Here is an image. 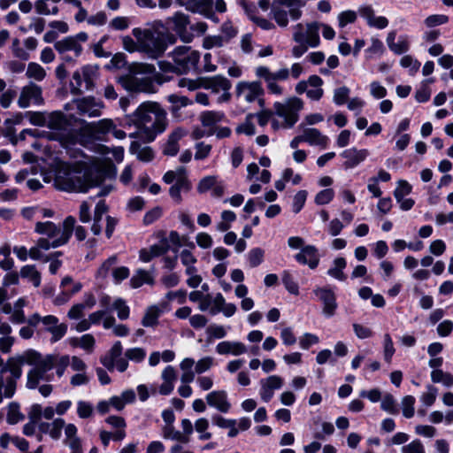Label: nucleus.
Wrapping results in <instances>:
<instances>
[{
	"label": "nucleus",
	"mask_w": 453,
	"mask_h": 453,
	"mask_svg": "<svg viewBox=\"0 0 453 453\" xmlns=\"http://www.w3.org/2000/svg\"><path fill=\"white\" fill-rule=\"evenodd\" d=\"M369 156V151L366 149L358 150L356 147H352L344 150L341 153V157L345 159L343 167L345 169H352L357 167L359 164L364 162Z\"/></svg>",
	"instance_id": "21"
},
{
	"label": "nucleus",
	"mask_w": 453,
	"mask_h": 453,
	"mask_svg": "<svg viewBox=\"0 0 453 453\" xmlns=\"http://www.w3.org/2000/svg\"><path fill=\"white\" fill-rule=\"evenodd\" d=\"M24 365L33 366L27 373V387L28 388L35 389L42 380H50V377L46 374L47 370L50 367V359L40 361V353L35 349H27L21 354L9 357L0 372L5 375L9 372L10 375L6 377L17 383L22 375Z\"/></svg>",
	"instance_id": "2"
},
{
	"label": "nucleus",
	"mask_w": 453,
	"mask_h": 453,
	"mask_svg": "<svg viewBox=\"0 0 453 453\" xmlns=\"http://www.w3.org/2000/svg\"><path fill=\"white\" fill-rule=\"evenodd\" d=\"M236 96L247 103H253L258 100L260 105L264 104L261 98L264 96V88L260 81H240L237 83Z\"/></svg>",
	"instance_id": "12"
},
{
	"label": "nucleus",
	"mask_w": 453,
	"mask_h": 453,
	"mask_svg": "<svg viewBox=\"0 0 453 453\" xmlns=\"http://www.w3.org/2000/svg\"><path fill=\"white\" fill-rule=\"evenodd\" d=\"M43 103L42 89L34 82H29L21 88L17 102L19 107L22 109L28 108L31 104L42 105Z\"/></svg>",
	"instance_id": "14"
},
{
	"label": "nucleus",
	"mask_w": 453,
	"mask_h": 453,
	"mask_svg": "<svg viewBox=\"0 0 453 453\" xmlns=\"http://www.w3.org/2000/svg\"><path fill=\"white\" fill-rule=\"evenodd\" d=\"M75 224V219L72 216L65 218L63 222V227H60V240L65 244L72 235Z\"/></svg>",
	"instance_id": "54"
},
{
	"label": "nucleus",
	"mask_w": 453,
	"mask_h": 453,
	"mask_svg": "<svg viewBox=\"0 0 453 453\" xmlns=\"http://www.w3.org/2000/svg\"><path fill=\"white\" fill-rule=\"evenodd\" d=\"M195 360L191 357H185L180 363V369L182 373L180 375V383L189 384L194 381L196 377V372L193 371Z\"/></svg>",
	"instance_id": "37"
},
{
	"label": "nucleus",
	"mask_w": 453,
	"mask_h": 453,
	"mask_svg": "<svg viewBox=\"0 0 453 453\" xmlns=\"http://www.w3.org/2000/svg\"><path fill=\"white\" fill-rule=\"evenodd\" d=\"M401 453H426L422 441L418 439L411 441L410 443L403 445Z\"/></svg>",
	"instance_id": "64"
},
{
	"label": "nucleus",
	"mask_w": 453,
	"mask_h": 453,
	"mask_svg": "<svg viewBox=\"0 0 453 453\" xmlns=\"http://www.w3.org/2000/svg\"><path fill=\"white\" fill-rule=\"evenodd\" d=\"M118 262V257L116 255H113L107 258L98 268L96 272V276L99 278H105L110 270L117 264Z\"/></svg>",
	"instance_id": "63"
},
{
	"label": "nucleus",
	"mask_w": 453,
	"mask_h": 453,
	"mask_svg": "<svg viewBox=\"0 0 453 453\" xmlns=\"http://www.w3.org/2000/svg\"><path fill=\"white\" fill-rule=\"evenodd\" d=\"M259 395L265 403H268L273 396L274 390L281 388L283 379L279 375H271L260 380Z\"/></svg>",
	"instance_id": "20"
},
{
	"label": "nucleus",
	"mask_w": 453,
	"mask_h": 453,
	"mask_svg": "<svg viewBox=\"0 0 453 453\" xmlns=\"http://www.w3.org/2000/svg\"><path fill=\"white\" fill-rule=\"evenodd\" d=\"M169 188L170 196L178 203L182 200L181 192H188L191 189V182L188 179L173 181Z\"/></svg>",
	"instance_id": "39"
},
{
	"label": "nucleus",
	"mask_w": 453,
	"mask_h": 453,
	"mask_svg": "<svg viewBox=\"0 0 453 453\" xmlns=\"http://www.w3.org/2000/svg\"><path fill=\"white\" fill-rule=\"evenodd\" d=\"M186 179H188V177L187 169L183 166H179L175 170L167 171L163 176V180L166 184H171L173 181Z\"/></svg>",
	"instance_id": "48"
},
{
	"label": "nucleus",
	"mask_w": 453,
	"mask_h": 453,
	"mask_svg": "<svg viewBox=\"0 0 453 453\" xmlns=\"http://www.w3.org/2000/svg\"><path fill=\"white\" fill-rule=\"evenodd\" d=\"M265 251L261 248H253L247 254V259L250 267L258 266L264 261Z\"/></svg>",
	"instance_id": "55"
},
{
	"label": "nucleus",
	"mask_w": 453,
	"mask_h": 453,
	"mask_svg": "<svg viewBox=\"0 0 453 453\" xmlns=\"http://www.w3.org/2000/svg\"><path fill=\"white\" fill-rule=\"evenodd\" d=\"M123 351L120 342H116L106 355L101 357L102 365L109 371L117 369L119 372H125L128 368V361L121 357Z\"/></svg>",
	"instance_id": "11"
},
{
	"label": "nucleus",
	"mask_w": 453,
	"mask_h": 453,
	"mask_svg": "<svg viewBox=\"0 0 453 453\" xmlns=\"http://www.w3.org/2000/svg\"><path fill=\"white\" fill-rule=\"evenodd\" d=\"M46 114L42 111H27L25 117L28 119L29 122L34 126L45 127L46 125Z\"/></svg>",
	"instance_id": "60"
},
{
	"label": "nucleus",
	"mask_w": 453,
	"mask_h": 453,
	"mask_svg": "<svg viewBox=\"0 0 453 453\" xmlns=\"http://www.w3.org/2000/svg\"><path fill=\"white\" fill-rule=\"evenodd\" d=\"M64 443L71 449V453H83L81 440L74 424L69 423L65 426Z\"/></svg>",
	"instance_id": "29"
},
{
	"label": "nucleus",
	"mask_w": 453,
	"mask_h": 453,
	"mask_svg": "<svg viewBox=\"0 0 453 453\" xmlns=\"http://www.w3.org/2000/svg\"><path fill=\"white\" fill-rule=\"evenodd\" d=\"M255 74L257 78L262 79L265 82L266 88L270 93L281 96L283 94V88L280 86L277 81L288 80L289 77V70L288 68H281L277 72H272L269 67L259 65L255 69Z\"/></svg>",
	"instance_id": "8"
},
{
	"label": "nucleus",
	"mask_w": 453,
	"mask_h": 453,
	"mask_svg": "<svg viewBox=\"0 0 453 453\" xmlns=\"http://www.w3.org/2000/svg\"><path fill=\"white\" fill-rule=\"evenodd\" d=\"M177 371L173 365H166L161 372L162 384L159 386L158 392L162 395H170L174 389V384L177 380Z\"/></svg>",
	"instance_id": "25"
},
{
	"label": "nucleus",
	"mask_w": 453,
	"mask_h": 453,
	"mask_svg": "<svg viewBox=\"0 0 453 453\" xmlns=\"http://www.w3.org/2000/svg\"><path fill=\"white\" fill-rule=\"evenodd\" d=\"M176 2L191 12L200 13L205 17L212 16L210 12L211 4H213L212 0H188L187 2L176 0Z\"/></svg>",
	"instance_id": "30"
},
{
	"label": "nucleus",
	"mask_w": 453,
	"mask_h": 453,
	"mask_svg": "<svg viewBox=\"0 0 453 453\" xmlns=\"http://www.w3.org/2000/svg\"><path fill=\"white\" fill-rule=\"evenodd\" d=\"M395 31H391L388 34L386 41L389 50L397 55L406 53L411 48L410 36L407 35H401L398 36L397 41H395Z\"/></svg>",
	"instance_id": "23"
},
{
	"label": "nucleus",
	"mask_w": 453,
	"mask_h": 453,
	"mask_svg": "<svg viewBox=\"0 0 453 453\" xmlns=\"http://www.w3.org/2000/svg\"><path fill=\"white\" fill-rule=\"evenodd\" d=\"M295 259L302 265H307L311 269H315L319 262L318 249L314 245H306L295 255Z\"/></svg>",
	"instance_id": "24"
},
{
	"label": "nucleus",
	"mask_w": 453,
	"mask_h": 453,
	"mask_svg": "<svg viewBox=\"0 0 453 453\" xmlns=\"http://www.w3.org/2000/svg\"><path fill=\"white\" fill-rule=\"evenodd\" d=\"M313 293L323 304V314L327 318L333 317L338 307L334 292L327 287H317Z\"/></svg>",
	"instance_id": "16"
},
{
	"label": "nucleus",
	"mask_w": 453,
	"mask_h": 453,
	"mask_svg": "<svg viewBox=\"0 0 453 453\" xmlns=\"http://www.w3.org/2000/svg\"><path fill=\"white\" fill-rule=\"evenodd\" d=\"M157 238L159 239V242L150 246L149 248L142 249L139 251V258L143 263H149L154 257H157L165 254L170 245L167 243L165 232L159 231L156 234Z\"/></svg>",
	"instance_id": "15"
},
{
	"label": "nucleus",
	"mask_w": 453,
	"mask_h": 453,
	"mask_svg": "<svg viewBox=\"0 0 453 453\" xmlns=\"http://www.w3.org/2000/svg\"><path fill=\"white\" fill-rule=\"evenodd\" d=\"M127 124L136 128V132L130 134V137H140L150 142L167 128V112L160 104L146 101L142 103L134 112L127 115Z\"/></svg>",
	"instance_id": "1"
},
{
	"label": "nucleus",
	"mask_w": 453,
	"mask_h": 453,
	"mask_svg": "<svg viewBox=\"0 0 453 453\" xmlns=\"http://www.w3.org/2000/svg\"><path fill=\"white\" fill-rule=\"evenodd\" d=\"M320 24L311 22L307 24L297 23L293 27V40L297 43L304 42L310 47L315 48L319 45Z\"/></svg>",
	"instance_id": "10"
},
{
	"label": "nucleus",
	"mask_w": 453,
	"mask_h": 453,
	"mask_svg": "<svg viewBox=\"0 0 453 453\" xmlns=\"http://www.w3.org/2000/svg\"><path fill=\"white\" fill-rule=\"evenodd\" d=\"M46 125L45 127L52 130L61 131L65 129L67 126V120L65 115L61 111H52L46 114Z\"/></svg>",
	"instance_id": "36"
},
{
	"label": "nucleus",
	"mask_w": 453,
	"mask_h": 453,
	"mask_svg": "<svg viewBox=\"0 0 453 453\" xmlns=\"http://www.w3.org/2000/svg\"><path fill=\"white\" fill-rule=\"evenodd\" d=\"M159 314L160 311L157 306L149 307L142 318V326L146 327L156 326L158 322Z\"/></svg>",
	"instance_id": "50"
},
{
	"label": "nucleus",
	"mask_w": 453,
	"mask_h": 453,
	"mask_svg": "<svg viewBox=\"0 0 453 453\" xmlns=\"http://www.w3.org/2000/svg\"><path fill=\"white\" fill-rule=\"evenodd\" d=\"M214 365V358L211 357H204L199 359L197 362L195 361V372L197 374H203L209 371Z\"/></svg>",
	"instance_id": "62"
},
{
	"label": "nucleus",
	"mask_w": 453,
	"mask_h": 453,
	"mask_svg": "<svg viewBox=\"0 0 453 453\" xmlns=\"http://www.w3.org/2000/svg\"><path fill=\"white\" fill-rule=\"evenodd\" d=\"M26 76L36 81H42L46 77L45 69L39 64L31 62L27 65Z\"/></svg>",
	"instance_id": "47"
},
{
	"label": "nucleus",
	"mask_w": 453,
	"mask_h": 453,
	"mask_svg": "<svg viewBox=\"0 0 453 453\" xmlns=\"http://www.w3.org/2000/svg\"><path fill=\"white\" fill-rule=\"evenodd\" d=\"M80 114L87 115L89 118L99 117L104 105L102 101L92 96H86L73 100Z\"/></svg>",
	"instance_id": "17"
},
{
	"label": "nucleus",
	"mask_w": 453,
	"mask_h": 453,
	"mask_svg": "<svg viewBox=\"0 0 453 453\" xmlns=\"http://www.w3.org/2000/svg\"><path fill=\"white\" fill-rule=\"evenodd\" d=\"M129 150L132 154L143 162H150L154 157V153L150 147H141L139 142H133L130 145Z\"/></svg>",
	"instance_id": "44"
},
{
	"label": "nucleus",
	"mask_w": 453,
	"mask_h": 453,
	"mask_svg": "<svg viewBox=\"0 0 453 453\" xmlns=\"http://www.w3.org/2000/svg\"><path fill=\"white\" fill-rule=\"evenodd\" d=\"M187 134V131L182 127H177L168 135L167 141L164 145L163 153L166 156L173 157L180 150L179 142Z\"/></svg>",
	"instance_id": "27"
},
{
	"label": "nucleus",
	"mask_w": 453,
	"mask_h": 453,
	"mask_svg": "<svg viewBox=\"0 0 453 453\" xmlns=\"http://www.w3.org/2000/svg\"><path fill=\"white\" fill-rule=\"evenodd\" d=\"M304 5L303 0H273L271 16L279 27H287L289 22L288 16L292 20L299 19Z\"/></svg>",
	"instance_id": "6"
},
{
	"label": "nucleus",
	"mask_w": 453,
	"mask_h": 453,
	"mask_svg": "<svg viewBox=\"0 0 453 453\" xmlns=\"http://www.w3.org/2000/svg\"><path fill=\"white\" fill-rule=\"evenodd\" d=\"M167 101L172 104V111H177L182 107L191 105L192 100L184 96L171 94L167 96Z\"/></svg>",
	"instance_id": "51"
},
{
	"label": "nucleus",
	"mask_w": 453,
	"mask_h": 453,
	"mask_svg": "<svg viewBox=\"0 0 453 453\" xmlns=\"http://www.w3.org/2000/svg\"><path fill=\"white\" fill-rule=\"evenodd\" d=\"M400 65L403 68L408 69L411 75L416 74L420 67V62L415 59L411 55H404L400 59Z\"/></svg>",
	"instance_id": "53"
},
{
	"label": "nucleus",
	"mask_w": 453,
	"mask_h": 453,
	"mask_svg": "<svg viewBox=\"0 0 453 453\" xmlns=\"http://www.w3.org/2000/svg\"><path fill=\"white\" fill-rule=\"evenodd\" d=\"M205 400L209 406L215 408L219 412L227 413L232 408L228 401L227 393L225 390H214L208 393Z\"/></svg>",
	"instance_id": "22"
},
{
	"label": "nucleus",
	"mask_w": 453,
	"mask_h": 453,
	"mask_svg": "<svg viewBox=\"0 0 453 453\" xmlns=\"http://www.w3.org/2000/svg\"><path fill=\"white\" fill-rule=\"evenodd\" d=\"M153 285L154 279L150 273L143 269H138L130 279V286L133 288H138L143 284Z\"/></svg>",
	"instance_id": "43"
},
{
	"label": "nucleus",
	"mask_w": 453,
	"mask_h": 453,
	"mask_svg": "<svg viewBox=\"0 0 453 453\" xmlns=\"http://www.w3.org/2000/svg\"><path fill=\"white\" fill-rule=\"evenodd\" d=\"M102 181V174L98 172L64 166L58 171L54 185L58 189L63 191L87 192L90 188L99 185Z\"/></svg>",
	"instance_id": "3"
},
{
	"label": "nucleus",
	"mask_w": 453,
	"mask_h": 453,
	"mask_svg": "<svg viewBox=\"0 0 453 453\" xmlns=\"http://www.w3.org/2000/svg\"><path fill=\"white\" fill-rule=\"evenodd\" d=\"M282 282L287 290L292 294L297 296L299 294L298 284L294 280V278L288 271H284L282 273Z\"/></svg>",
	"instance_id": "61"
},
{
	"label": "nucleus",
	"mask_w": 453,
	"mask_h": 453,
	"mask_svg": "<svg viewBox=\"0 0 453 453\" xmlns=\"http://www.w3.org/2000/svg\"><path fill=\"white\" fill-rule=\"evenodd\" d=\"M216 351L220 355L240 356L247 352V347L240 342L225 341L216 346Z\"/></svg>",
	"instance_id": "32"
},
{
	"label": "nucleus",
	"mask_w": 453,
	"mask_h": 453,
	"mask_svg": "<svg viewBox=\"0 0 453 453\" xmlns=\"http://www.w3.org/2000/svg\"><path fill=\"white\" fill-rule=\"evenodd\" d=\"M35 231L39 234L46 235L47 238L51 240L61 237L60 226L51 221L37 222L35 224Z\"/></svg>",
	"instance_id": "35"
},
{
	"label": "nucleus",
	"mask_w": 453,
	"mask_h": 453,
	"mask_svg": "<svg viewBox=\"0 0 453 453\" xmlns=\"http://www.w3.org/2000/svg\"><path fill=\"white\" fill-rule=\"evenodd\" d=\"M93 73L94 70L91 66H84L82 68V74L79 71L74 72L73 73L72 81L70 83L71 93L73 95L81 94L82 77L85 81H88Z\"/></svg>",
	"instance_id": "33"
},
{
	"label": "nucleus",
	"mask_w": 453,
	"mask_h": 453,
	"mask_svg": "<svg viewBox=\"0 0 453 453\" xmlns=\"http://www.w3.org/2000/svg\"><path fill=\"white\" fill-rule=\"evenodd\" d=\"M114 122L111 119H103L96 122L85 123L82 132L91 136L111 133L114 129Z\"/></svg>",
	"instance_id": "26"
},
{
	"label": "nucleus",
	"mask_w": 453,
	"mask_h": 453,
	"mask_svg": "<svg viewBox=\"0 0 453 453\" xmlns=\"http://www.w3.org/2000/svg\"><path fill=\"white\" fill-rule=\"evenodd\" d=\"M415 402H416L415 397L412 395H406L402 399L401 404H402L403 415L406 418H411L414 416Z\"/></svg>",
	"instance_id": "57"
},
{
	"label": "nucleus",
	"mask_w": 453,
	"mask_h": 453,
	"mask_svg": "<svg viewBox=\"0 0 453 453\" xmlns=\"http://www.w3.org/2000/svg\"><path fill=\"white\" fill-rule=\"evenodd\" d=\"M112 310H115L117 311L118 318L120 320H126L129 317V306L127 304V302L120 297L113 300Z\"/></svg>",
	"instance_id": "52"
},
{
	"label": "nucleus",
	"mask_w": 453,
	"mask_h": 453,
	"mask_svg": "<svg viewBox=\"0 0 453 453\" xmlns=\"http://www.w3.org/2000/svg\"><path fill=\"white\" fill-rule=\"evenodd\" d=\"M177 86L179 88H187L188 91H195L202 86V77L197 79L180 78L178 80Z\"/></svg>",
	"instance_id": "58"
},
{
	"label": "nucleus",
	"mask_w": 453,
	"mask_h": 453,
	"mask_svg": "<svg viewBox=\"0 0 453 453\" xmlns=\"http://www.w3.org/2000/svg\"><path fill=\"white\" fill-rule=\"evenodd\" d=\"M209 426V420L205 418H200L196 420L194 424V428L196 431V433L199 434L198 439L200 441H207L212 437V434L211 432H208Z\"/></svg>",
	"instance_id": "46"
},
{
	"label": "nucleus",
	"mask_w": 453,
	"mask_h": 453,
	"mask_svg": "<svg viewBox=\"0 0 453 453\" xmlns=\"http://www.w3.org/2000/svg\"><path fill=\"white\" fill-rule=\"evenodd\" d=\"M48 358L50 359V367L47 370V372L55 367L58 377H61L64 374L65 370L70 365V357L67 355H47L42 357L40 354V361L43 362L48 360Z\"/></svg>",
	"instance_id": "31"
},
{
	"label": "nucleus",
	"mask_w": 453,
	"mask_h": 453,
	"mask_svg": "<svg viewBox=\"0 0 453 453\" xmlns=\"http://www.w3.org/2000/svg\"><path fill=\"white\" fill-rule=\"evenodd\" d=\"M170 55L180 73L196 69L200 59L199 52L188 46L176 47Z\"/></svg>",
	"instance_id": "9"
},
{
	"label": "nucleus",
	"mask_w": 453,
	"mask_h": 453,
	"mask_svg": "<svg viewBox=\"0 0 453 453\" xmlns=\"http://www.w3.org/2000/svg\"><path fill=\"white\" fill-rule=\"evenodd\" d=\"M202 86L204 89H210L212 93L222 92L218 101L219 103L227 102L230 99L231 81L222 75H215L211 77H202Z\"/></svg>",
	"instance_id": "13"
},
{
	"label": "nucleus",
	"mask_w": 453,
	"mask_h": 453,
	"mask_svg": "<svg viewBox=\"0 0 453 453\" xmlns=\"http://www.w3.org/2000/svg\"><path fill=\"white\" fill-rule=\"evenodd\" d=\"M225 119V114L222 111H206L201 113L200 121L203 127H211Z\"/></svg>",
	"instance_id": "42"
},
{
	"label": "nucleus",
	"mask_w": 453,
	"mask_h": 453,
	"mask_svg": "<svg viewBox=\"0 0 453 453\" xmlns=\"http://www.w3.org/2000/svg\"><path fill=\"white\" fill-rule=\"evenodd\" d=\"M133 35L140 42V52L150 58L161 57L169 45L176 42V37L171 33H157L150 29L134 28Z\"/></svg>",
	"instance_id": "5"
},
{
	"label": "nucleus",
	"mask_w": 453,
	"mask_h": 453,
	"mask_svg": "<svg viewBox=\"0 0 453 453\" xmlns=\"http://www.w3.org/2000/svg\"><path fill=\"white\" fill-rule=\"evenodd\" d=\"M22 419H24V415L19 411V405L14 403H10L7 412V422L14 425Z\"/></svg>",
	"instance_id": "59"
},
{
	"label": "nucleus",
	"mask_w": 453,
	"mask_h": 453,
	"mask_svg": "<svg viewBox=\"0 0 453 453\" xmlns=\"http://www.w3.org/2000/svg\"><path fill=\"white\" fill-rule=\"evenodd\" d=\"M19 275L21 278L27 279L35 288H38L41 285V273L35 265H27L22 266Z\"/></svg>",
	"instance_id": "41"
},
{
	"label": "nucleus",
	"mask_w": 453,
	"mask_h": 453,
	"mask_svg": "<svg viewBox=\"0 0 453 453\" xmlns=\"http://www.w3.org/2000/svg\"><path fill=\"white\" fill-rule=\"evenodd\" d=\"M166 25L169 26L184 42H189L190 36L187 32L189 24L188 16L181 12H175L172 17L166 19Z\"/></svg>",
	"instance_id": "18"
},
{
	"label": "nucleus",
	"mask_w": 453,
	"mask_h": 453,
	"mask_svg": "<svg viewBox=\"0 0 453 453\" xmlns=\"http://www.w3.org/2000/svg\"><path fill=\"white\" fill-rule=\"evenodd\" d=\"M303 134L304 142H308L310 145L326 148L328 144L329 138L317 128H305Z\"/></svg>",
	"instance_id": "34"
},
{
	"label": "nucleus",
	"mask_w": 453,
	"mask_h": 453,
	"mask_svg": "<svg viewBox=\"0 0 453 453\" xmlns=\"http://www.w3.org/2000/svg\"><path fill=\"white\" fill-rule=\"evenodd\" d=\"M42 325L44 330L50 333L51 342H57L62 339L67 332V325L65 323H58V319L53 315H47L42 318Z\"/></svg>",
	"instance_id": "19"
},
{
	"label": "nucleus",
	"mask_w": 453,
	"mask_h": 453,
	"mask_svg": "<svg viewBox=\"0 0 453 453\" xmlns=\"http://www.w3.org/2000/svg\"><path fill=\"white\" fill-rule=\"evenodd\" d=\"M347 265V262L343 257H337L333 262V266L328 269L327 274L340 281H344L346 280V274L343 270Z\"/></svg>",
	"instance_id": "45"
},
{
	"label": "nucleus",
	"mask_w": 453,
	"mask_h": 453,
	"mask_svg": "<svg viewBox=\"0 0 453 453\" xmlns=\"http://www.w3.org/2000/svg\"><path fill=\"white\" fill-rule=\"evenodd\" d=\"M431 380L434 383H442L447 388H450L453 385V375L441 369L432 371Z\"/></svg>",
	"instance_id": "49"
},
{
	"label": "nucleus",
	"mask_w": 453,
	"mask_h": 453,
	"mask_svg": "<svg viewBox=\"0 0 453 453\" xmlns=\"http://www.w3.org/2000/svg\"><path fill=\"white\" fill-rule=\"evenodd\" d=\"M54 47L59 53L73 51L75 56H79L82 51L81 45L78 43L73 37H66L61 41L57 42Z\"/></svg>",
	"instance_id": "38"
},
{
	"label": "nucleus",
	"mask_w": 453,
	"mask_h": 453,
	"mask_svg": "<svg viewBox=\"0 0 453 453\" xmlns=\"http://www.w3.org/2000/svg\"><path fill=\"white\" fill-rule=\"evenodd\" d=\"M146 350L140 347L130 348L125 351V358L134 363H141L146 357Z\"/></svg>",
	"instance_id": "56"
},
{
	"label": "nucleus",
	"mask_w": 453,
	"mask_h": 453,
	"mask_svg": "<svg viewBox=\"0 0 453 453\" xmlns=\"http://www.w3.org/2000/svg\"><path fill=\"white\" fill-rule=\"evenodd\" d=\"M303 107V102L296 96L288 97L283 102L273 104L274 113L283 119L281 124L284 128H290L299 119V112Z\"/></svg>",
	"instance_id": "7"
},
{
	"label": "nucleus",
	"mask_w": 453,
	"mask_h": 453,
	"mask_svg": "<svg viewBox=\"0 0 453 453\" xmlns=\"http://www.w3.org/2000/svg\"><path fill=\"white\" fill-rule=\"evenodd\" d=\"M17 383L0 372V403L4 398H12L16 391Z\"/></svg>",
	"instance_id": "40"
},
{
	"label": "nucleus",
	"mask_w": 453,
	"mask_h": 453,
	"mask_svg": "<svg viewBox=\"0 0 453 453\" xmlns=\"http://www.w3.org/2000/svg\"><path fill=\"white\" fill-rule=\"evenodd\" d=\"M65 426V420L61 418H58L51 422H39L38 431L41 432V434H48L53 440H58Z\"/></svg>",
	"instance_id": "28"
},
{
	"label": "nucleus",
	"mask_w": 453,
	"mask_h": 453,
	"mask_svg": "<svg viewBox=\"0 0 453 453\" xmlns=\"http://www.w3.org/2000/svg\"><path fill=\"white\" fill-rule=\"evenodd\" d=\"M152 75L158 84L164 82L161 80V74L156 73V68L153 65L139 63L132 66L128 74L119 79V83L127 91L151 94L156 92Z\"/></svg>",
	"instance_id": "4"
}]
</instances>
